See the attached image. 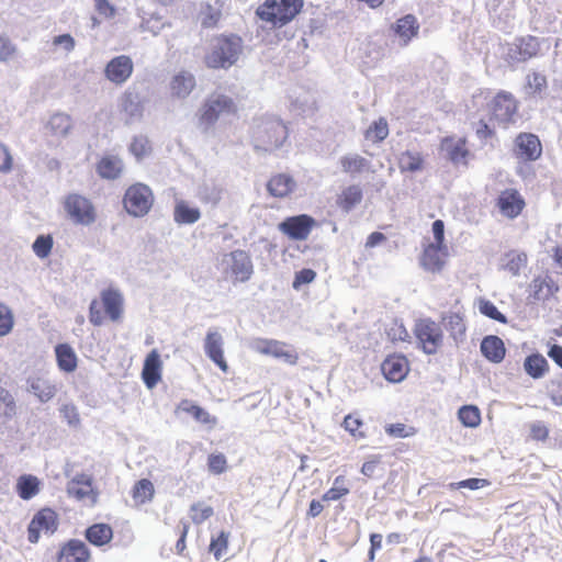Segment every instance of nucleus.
Returning <instances> with one entry per match:
<instances>
[{"label": "nucleus", "mask_w": 562, "mask_h": 562, "mask_svg": "<svg viewBox=\"0 0 562 562\" xmlns=\"http://www.w3.org/2000/svg\"><path fill=\"white\" fill-rule=\"evenodd\" d=\"M241 50L240 36L222 34L212 40L210 49L204 56V63L212 69H227L238 60Z\"/></svg>", "instance_id": "1"}, {"label": "nucleus", "mask_w": 562, "mask_h": 562, "mask_svg": "<svg viewBox=\"0 0 562 562\" xmlns=\"http://www.w3.org/2000/svg\"><path fill=\"white\" fill-rule=\"evenodd\" d=\"M488 89L480 90L473 98H481L486 101L490 121L507 127L514 124L519 110V101L516 97L506 90H499L492 98Z\"/></svg>", "instance_id": "2"}, {"label": "nucleus", "mask_w": 562, "mask_h": 562, "mask_svg": "<svg viewBox=\"0 0 562 562\" xmlns=\"http://www.w3.org/2000/svg\"><path fill=\"white\" fill-rule=\"evenodd\" d=\"M304 0H265L257 10V16L272 27H283L303 10Z\"/></svg>", "instance_id": "3"}, {"label": "nucleus", "mask_w": 562, "mask_h": 562, "mask_svg": "<svg viewBox=\"0 0 562 562\" xmlns=\"http://www.w3.org/2000/svg\"><path fill=\"white\" fill-rule=\"evenodd\" d=\"M124 311V299L116 289L109 288L100 293V301L93 299L89 306V321L93 326H101L105 317L119 322Z\"/></svg>", "instance_id": "4"}, {"label": "nucleus", "mask_w": 562, "mask_h": 562, "mask_svg": "<svg viewBox=\"0 0 562 562\" xmlns=\"http://www.w3.org/2000/svg\"><path fill=\"white\" fill-rule=\"evenodd\" d=\"M255 149L272 151L281 147L288 138L286 125L278 119L268 117L257 122L251 134Z\"/></svg>", "instance_id": "5"}, {"label": "nucleus", "mask_w": 562, "mask_h": 562, "mask_svg": "<svg viewBox=\"0 0 562 562\" xmlns=\"http://www.w3.org/2000/svg\"><path fill=\"white\" fill-rule=\"evenodd\" d=\"M237 105L235 101L222 93L211 94L201 105L199 112V123L209 128L213 126L223 115H235Z\"/></svg>", "instance_id": "6"}, {"label": "nucleus", "mask_w": 562, "mask_h": 562, "mask_svg": "<svg viewBox=\"0 0 562 562\" xmlns=\"http://www.w3.org/2000/svg\"><path fill=\"white\" fill-rule=\"evenodd\" d=\"M154 204L151 189L142 182L131 184L123 195L125 211L134 217H143L149 213Z\"/></svg>", "instance_id": "7"}, {"label": "nucleus", "mask_w": 562, "mask_h": 562, "mask_svg": "<svg viewBox=\"0 0 562 562\" xmlns=\"http://www.w3.org/2000/svg\"><path fill=\"white\" fill-rule=\"evenodd\" d=\"M414 335L418 346L427 355H435L442 346L443 333L438 323L431 318H422L415 323Z\"/></svg>", "instance_id": "8"}, {"label": "nucleus", "mask_w": 562, "mask_h": 562, "mask_svg": "<svg viewBox=\"0 0 562 562\" xmlns=\"http://www.w3.org/2000/svg\"><path fill=\"white\" fill-rule=\"evenodd\" d=\"M64 209L68 217L76 224L91 225L97 218L93 203L78 193H70L64 200Z\"/></svg>", "instance_id": "9"}, {"label": "nucleus", "mask_w": 562, "mask_h": 562, "mask_svg": "<svg viewBox=\"0 0 562 562\" xmlns=\"http://www.w3.org/2000/svg\"><path fill=\"white\" fill-rule=\"evenodd\" d=\"M252 348L260 355L281 359L290 366L297 364L300 359L297 351L291 345L277 339L256 338Z\"/></svg>", "instance_id": "10"}, {"label": "nucleus", "mask_w": 562, "mask_h": 562, "mask_svg": "<svg viewBox=\"0 0 562 562\" xmlns=\"http://www.w3.org/2000/svg\"><path fill=\"white\" fill-rule=\"evenodd\" d=\"M58 515L49 508L44 507L36 512L27 526V540L31 543H37L41 533L52 535L58 528Z\"/></svg>", "instance_id": "11"}, {"label": "nucleus", "mask_w": 562, "mask_h": 562, "mask_svg": "<svg viewBox=\"0 0 562 562\" xmlns=\"http://www.w3.org/2000/svg\"><path fill=\"white\" fill-rule=\"evenodd\" d=\"M316 226L314 217L300 214L284 218L279 225V231L292 240H305Z\"/></svg>", "instance_id": "12"}, {"label": "nucleus", "mask_w": 562, "mask_h": 562, "mask_svg": "<svg viewBox=\"0 0 562 562\" xmlns=\"http://www.w3.org/2000/svg\"><path fill=\"white\" fill-rule=\"evenodd\" d=\"M495 206L504 217L514 220L524 212L526 201L517 189L508 188L499 192Z\"/></svg>", "instance_id": "13"}, {"label": "nucleus", "mask_w": 562, "mask_h": 562, "mask_svg": "<svg viewBox=\"0 0 562 562\" xmlns=\"http://www.w3.org/2000/svg\"><path fill=\"white\" fill-rule=\"evenodd\" d=\"M227 268L225 273L231 276L234 282H246L250 279L254 267L250 256L245 250H234L227 255Z\"/></svg>", "instance_id": "14"}, {"label": "nucleus", "mask_w": 562, "mask_h": 562, "mask_svg": "<svg viewBox=\"0 0 562 562\" xmlns=\"http://www.w3.org/2000/svg\"><path fill=\"white\" fill-rule=\"evenodd\" d=\"M68 495L79 502L94 505L98 499V491L92 485V477L87 474L76 475L67 487Z\"/></svg>", "instance_id": "15"}, {"label": "nucleus", "mask_w": 562, "mask_h": 562, "mask_svg": "<svg viewBox=\"0 0 562 562\" xmlns=\"http://www.w3.org/2000/svg\"><path fill=\"white\" fill-rule=\"evenodd\" d=\"M448 255L447 245L429 243L424 247L419 262L425 270L437 273L443 269Z\"/></svg>", "instance_id": "16"}, {"label": "nucleus", "mask_w": 562, "mask_h": 562, "mask_svg": "<svg viewBox=\"0 0 562 562\" xmlns=\"http://www.w3.org/2000/svg\"><path fill=\"white\" fill-rule=\"evenodd\" d=\"M559 291V285L549 276H538L528 285V301L530 303L544 302Z\"/></svg>", "instance_id": "17"}, {"label": "nucleus", "mask_w": 562, "mask_h": 562, "mask_svg": "<svg viewBox=\"0 0 562 562\" xmlns=\"http://www.w3.org/2000/svg\"><path fill=\"white\" fill-rule=\"evenodd\" d=\"M134 70V64L130 56L121 55L112 58L105 66L104 75L115 85H122L128 80Z\"/></svg>", "instance_id": "18"}, {"label": "nucleus", "mask_w": 562, "mask_h": 562, "mask_svg": "<svg viewBox=\"0 0 562 562\" xmlns=\"http://www.w3.org/2000/svg\"><path fill=\"white\" fill-rule=\"evenodd\" d=\"M540 42L536 36L527 35L518 37L508 48L507 56L513 61H526L538 55Z\"/></svg>", "instance_id": "19"}, {"label": "nucleus", "mask_w": 562, "mask_h": 562, "mask_svg": "<svg viewBox=\"0 0 562 562\" xmlns=\"http://www.w3.org/2000/svg\"><path fill=\"white\" fill-rule=\"evenodd\" d=\"M175 414H187L190 415L194 422L205 426L209 429H213L217 425V417L212 415L202 406L195 404L193 401L184 398L181 400L175 408Z\"/></svg>", "instance_id": "20"}, {"label": "nucleus", "mask_w": 562, "mask_h": 562, "mask_svg": "<svg viewBox=\"0 0 562 562\" xmlns=\"http://www.w3.org/2000/svg\"><path fill=\"white\" fill-rule=\"evenodd\" d=\"M516 155L524 160H537L542 153V146L537 135L520 133L515 138Z\"/></svg>", "instance_id": "21"}, {"label": "nucleus", "mask_w": 562, "mask_h": 562, "mask_svg": "<svg viewBox=\"0 0 562 562\" xmlns=\"http://www.w3.org/2000/svg\"><path fill=\"white\" fill-rule=\"evenodd\" d=\"M381 369L386 380L401 382L409 371V363L406 357L394 353L385 358L381 364Z\"/></svg>", "instance_id": "22"}, {"label": "nucleus", "mask_w": 562, "mask_h": 562, "mask_svg": "<svg viewBox=\"0 0 562 562\" xmlns=\"http://www.w3.org/2000/svg\"><path fill=\"white\" fill-rule=\"evenodd\" d=\"M204 351L206 356L223 371L227 372L228 364L224 357L223 338L218 331H207L204 339Z\"/></svg>", "instance_id": "23"}, {"label": "nucleus", "mask_w": 562, "mask_h": 562, "mask_svg": "<svg viewBox=\"0 0 562 562\" xmlns=\"http://www.w3.org/2000/svg\"><path fill=\"white\" fill-rule=\"evenodd\" d=\"M90 551L88 547L78 539H70L60 547L57 562H88Z\"/></svg>", "instance_id": "24"}, {"label": "nucleus", "mask_w": 562, "mask_h": 562, "mask_svg": "<svg viewBox=\"0 0 562 562\" xmlns=\"http://www.w3.org/2000/svg\"><path fill=\"white\" fill-rule=\"evenodd\" d=\"M419 22L414 14H406L392 25L394 34L401 40L402 46H407L413 38L418 36Z\"/></svg>", "instance_id": "25"}, {"label": "nucleus", "mask_w": 562, "mask_h": 562, "mask_svg": "<svg viewBox=\"0 0 562 562\" xmlns=\"http://www.w3.org/2000/svg\"><path fill=\"white\" fill-rule=\"evenodd\" d=\"M194 76L189 71H180L169 82V93L172 99L183 100L195 89Z\"/></svg>", "instance_id": "26"}, {"label": "nucleus", "mask_w": 562, "mask_h": 562, "mask_svg": "<svg viewBox=\"0 0 562 562\" xmlns=\"http://www.w3.org/2000/svg\"><path fill=\"white\" fill-rule=\"evenodd\" d=\"M95 171L102 179L116 180L124 171V162L117 155H104L97 162Z\"/></svg>", "instance_id": "27"}, {"label": "nucleus", "mask_w": 562, "mask_h": 562, "mask_svg": "<svg viewBox=\"0 0 562 562\" xmlns=\"http://www.w3.org/2000/svg\"><path fill=\"white\" fill-rule=\"evenodd\" d=\"M441 146L447 151L449 159L453 164H462L463 166H468L470 150L468 148V142L465 137L458 139H454L453 137H446L442 139Z\"/></svg>", "instance_id": "28"}, {"label": "nucleus", "mask_w": 562, "mask_h": 562, "mask_svg": "<svg viewBox=\"0 0 562 562\" xmlns=\"http://www.w3.org/2000/svg\"><path fill=\"white\" fill-rule=\"evenodd\" d=\"M162 363L157 349H153L145 358L142 378L148 387L155 386L161 379Z\"/></svg>", "instance_id": "29"}, {"label": "nucleus", "mask_w": 562, "mask_h": 562, "mask_svg": "<svg viewBox=\"0 0 562 562\" xmlns=\"http://www.w3.org/2000/svg\"><path fill=\"white\" fill-rule=\"evenodd\" d=\"M482 355L493 363H499L506 356L504 341L494 335L486 336L482 339L480 346Z\"/></svg>", "instance_id": "30"}, {"label": "nucleus", "mask_w": 562, "mask_h": 562, "mask_svg": "<svg viewBox=\"0 0 562 562\" xmlns=\"http://www.w3.org/2000/svg\"><path fill=\"white\" fill-rule=\"evenodd\" d=\"M363 192L359 184L345 187L336 198V205L348 213L362 202Z\"/></svg>", "instance_id": "31"}, {"label": "nucleus", "mask_w": 562, "mask_h": 562, "mask_svg": "<svg viewBox=\"0 0 562 562\" xmlns=\"http://www.w3.org/2000/svg\"><path fill=\"white\" fill-rule=\"evenodd\" d=\"M85 538L94 547H104L112 541L113 529L109 524H93L86 529Z\"/></svg>", "instance_id": "32"}, {"label": "nucleus", "mask_w": 562, "mask_h": 562, "mask_svg": "<svg viewBox=\"0 0 562 562\" xmlns=\"http://www.w3.org/2000/svg\"><path fill=\"white\" fill-rule=\"evenodd\" d=\"M397 166L402 173L419 172L425 168V158L420 151L407 149L398 155Z\"/></svg>", "instance_id": "33"}, {"label": "nucleus", "mask_w": 562, "mask_h": 562, "mask_svg": "<svg viewBox=\"0 0 562 562\" xmlns=\"http://www.w3.org/2000/svg\"><path fill=\"white\" fill-rule=\"evenodd\" d=\"M341 171L349 176H358L370 170V161L359 154H348L339 159Z\"/></svg>", "instance_id": "34"}, {"label": "nucleus", "mask_w": 562, "mask_h": 562, "mask_svg": "<svg viewBox=\"0 0 562 562\" xmlns=\"http://www.w3.org/2000/svg\"><path fill=\"white\" fill-rule=\"evenodd\" d=\"M120 111L126 124L142 116L143 106L138 97L132 92H125L120 100Z\"/></svg>", "instance_id": "35"}, {"label": "nucleus", "mask_w": 562, "mask_h": 562, "mask_svg": "<svg viewBox=\"0 0 562 562\" xmlns=\"http://www.w3.org/2000/svg\"><path fill=\"white\" fill-rule=\"evenodd\" d=\"M295 182L293 178L285 173L272 176L267 182L268 192L274 198H285L294 189Z\"/></svg>", "instance_id": "36"}, {"label": "nucleus", "mask_w": 562, "mask_h": 562, "mask_svg": "<svg viewBox=\"0 0 562 562\" xmlns=\"http://www.w3.org/2000/svg\"><path fill=\"white\" fill-rule=\"evenodd\" d=\"M15 491L20 498L29 501L40 493L41 481L35 475L23 474L16 480Z\"/></svg>", "instance_id": "37"}, {"label": "nucleus", "mask_w": 562, "mask_h": 562, "mask_svg": "<svg viewBox=\"0 0 562 562\" xmlns=\"http://www.w3.org/2000/svg\"><path fill=\"white\" fill-rule=\"evenodd\" d=\"M55 355L58 368L70 373L77 369L78 358L74 349L68 344H59L55 347Z\"/></svg>", "instance_id": "38"}, {"label": "nucleus", "mask_w": 562, "mask_h": 562, "mask_svg": "<svg viewBox=\"0 0 562 562\" xmlns=\"http://www.w3.org/2000/svg\"><path fill=\"white\" fill-rule=\"evenodd\" d=\"M201 217V212L198 207L191 206L187 201L180 200L176 202L173 209V220L176 223L193 224Z\"/></svg>", "instance_id": "39"}, {"label": "nucleus", "mask_w": 562, "mask_h": 562, "mask_svg": "<svg viewBox=\"0 0 562 562\" xmlns=\"http://www.w3.org/2000/svg\"><path fill=\"white\" fill-rule=\"evenodd\" d=\"M131 495L136 506L144 505L153 501L155 487L148 479L138 480L132 487Z\"/></svg>", "instance_id": "40"}, {"label": "nucleus", "mask_w": 562, "mask_h": 562, "mask_svg": "<svg viewBox=\"0 0 562 562\" xmlns=\"http://www.w3.org/2000/svg\"><path fill=\"white\" fill-rule=\"evenodd\" d=\"M341 426L355 440H362L368 437L366 424L358 413L346 415Z\"/></svg>", "instance_id": "41"}, {"label": "nucleus", "mask_w": 562, "mask_h": 562, "mask_svg": "<svg viewBox=\"0 0 562 562\" xmlns=\"http://www.w3.org/2000/svg\"><path fill=\"white\" fill-rule=\"evenodd\" d=\"M442 322L454 339H462L465 335L467 326L464 316L460 312H450L442 316Z\"/></svg>", "instance_id": "42"}, {"label": "nucleus", "mask_w": 562, "mask_h": 562, "mask_svg": "<svg viewBox=\"0 0 562 562\" xmlns=\"http://www.w3.org/2000/svg\"><path fill=\"white\" fill-rule=\"evenodd\" d=\"M524 368L528 375L540 379L549 370V364L542 355L532 353L525 359Z\"/></svg>", "instance_id": "43"}, {"label": "nucleus", "mask_w": 562, "mask_h": 562, "mask_svg": "<svg viewBox=\"0 0 562 562\" xmlns=\"http://www.w3.org/2000/svg\"><path fill=\"white\" fill-rule=\"evenodd\" d=\"M548 88L547 77L538 71H532L526 77L525 90L531 97H541Z\"/></svg>", "instance_id": "44"}, {"label": "nucleus", "mask_w": 562, "mask_h": 562, "mask_svg": "<svg viewBox=\"0 0 562 562\" xmlns=\"http://www.w3.org/2000/svg\"><path fill=\"white\" fill-rule=\"evenodd\" d=\"M389 124L385 117L373 121L364 132V138L373 144L383 142L389 136Z\"/></svg>", "instance_id": "45"}, {"label": "nucleus", "mask_w": 562, "mask_h": 562, "mask_svg": "<svg viewBox=\"0 0 562 562\" xmlns=\"http://www.w3.org/2000/svg\"><path fill=\"white\" fill-rule=\"evenodd\" d=\"M31 390L41 402L52 400L56 394V387L47 379L37 376L31 381Z\"/></svg>", "instance_id": "46"}, {"label": "nucleus", "mask_w": 562, "mask_h": 562, "mask_svg": "<svg viewBox=\"0 0 562 562\" xmlns=\"http://www.w3.org/2000/svg\"><path fill=\"white\" fill-rule=\"evenodd\" d=\"M47 126L52 134L65 136L72 128V120L68 114L56 113L50 116Z\"/></svg>", "instance_id": "47"}, {"label": "nucleus", "mask_w": 562, "mask_h": 562, "mask_svg": "<svg viewBox=\"0 0 562 562\" xmlns=\"http://www.w3.org/2000/svg\"><path fill=\"white\" fill-rule=\"evenodd\" d=\"M349 492L346 477L338 475L335 477L333 486L323 494L322 499L325 502L338 501L348 495Z\"/></svg>", "instance_id": "48"}, {"label": "nucleus", "mask_w": 562, "mask_h": 562, "mask_svg": "<svg viewBox=\"0 0 562 562\" xmlns=\"http://www.w3.org/2000/svg\"><path fill=\"white\" fill-rule=\"evenodd\" d=\"M458 418L464 427L475 428L481 424V412L475 405H464L459 408Z\"/></svg>", "instance_id": "49"}, {"label": "nucleus", "mask_w": 562, "mask_h": 562, "mask_svg": "<svg viewBox=\"0 0 562 562\" xmlns=\"http://www.w3.org/2000/svg\"><path fill=\"white\" fill-rule=\"evenodd\" d=\"M229 544V532L222 530L211 538L209 551L216 560H220L227 551Z\"/></svg>", "instance_id": "50"}, {"label": "nucleus", "mask_w": 562, "mask_h": 562, "mask_svg": "<svg viewBox=\"0 0 562 562\" xmlns=\"http://www.w3.org/2000/svg\"><path fill=\"white\" fill-rule=\"evenodd\" d=\"M128 149L137 160H142L151 153V145L146 136L139 135L132 139Z\"/></svg>", "instance_id": "51"}, {"label": "nucleus", "mask_w": 562, "mask_h": 562, "mask_svg": "<svg viewBox=\"0 0 562 562\" xmlns=\"http://www.w3.org/2000/svg\"><path fill=\"white\" fill-rule=\"evenodd\" d=\"M213 514V507L205 504L204 502L195 503L190 507V518L196 525L204 522L210 517H212Z\"/></svg>", "instance_id": "52"}, {"label": "nucleus", "mask_w": 562, "mask_h": 562, "mask_svg": "<svg viewBox=\"0 0 562 562\" xmlns=\"http://www.w3.org/2000/svg\"><path fill=\"white\" fill-rule=\"evenodd\" d=\"M14 326V316L9 306L0 303V337L11 333Z\"/></svg>", "instance_id": "53"}, {"label": "nucleus", "mask_w": 562, "mask_h": 562, "mask_svg": "<svg viewBox=\"0 0 562 562\" xmlns=\"http://www.w3.org/2000/svg\"><path fill=\"white\" fill-rule=\"evenodd\" d=\"M53 244L50 235H40L33 244V251L37 257L46 258L52 251Z\"/></svg>", "instance_id": "54"}, {"label": "nucleus", "mask_w": 562, "mask_h": 562, "mask_svg": "<svg viewBox=\"0 0 562 562\" xmlns=\"http://www.w3.org/2000/svg\"><path fill=\"white\" fill-rule=\"evenodd\" d=\"M505 269L513 276H518L524 267L527 265V255L525 252H515L508 256Z\"/></svg>", "instance_id": "55"}, {"label": "nucleus", "mask_w": 562, "mask_h": 562, "mask_svg": "<svg viewBox=\"0 0 562 562\" xmlns=\"http://www.w3.org/2000/svg\"><path fill=\"white\" fill-rule=\"evenodd\" d=\"M480 312L485 315L486 317H490L494 321H497L502 324L507 323L506 316L498 311V308L495 306L494 303L487 300H483L480 302Z\"/></svg>", "instance_id": "56"}, {"label": "nucleus", "mask_w": 562, "mask_h": 562, "mask_svg": "<svg viewBox=\"0 0 562 562\" xmlns=\"http://www.w3.org/2000/svg\"><path fill=\"white\" fill-rule=\"evenodd\" d=\"M207 467L210 472L222 474L227 469V460L223 453H212L207 458Z\"/></svg>", "instance_id": "57"}, {"label": "nucleus", "mask_w": 562, "mask_h": 562, "mask_svg": "<svg viewBox=\"0 0 562 562\" xmlns=\"http://www.w3.org/2000/svg\"><path fill=\"white\" fill-rule=\"evenodd\" d=\"M385 432L391 437L406 438L415 435L416 430L413 427H407L405 424L396 423L386 425Z\"/></svg>", "instance_id": "58"}, {"label": "nucleus", "mask_w": 562, "mask_h": 562, "mask_svg": "<svg viewBox=\"0 0 562 562\" xmlns=\"http://www.w3.org/2000/svg\"><path fill=\"white\" fill-rule=\"evenodd\" d=\"M529 438L533 441H546L549 438V428L542 422L529 425Z\"/></svg>", "instance_id": "59"}, {"label": "nucleus", "mask_w": 562, "mask_h": 562, "mask_svg": "<svg viewBox=\"0 0 562 562\" xmlns=\"http://www.w3.org/2000/svg\"><path fill=\"white\" fill-rule=\"evenodd\" d=\"M220 18L221 12L207 5L206 9L201 12V25L203 27H213L217 24Z\"/></svg>", "instance_id": "60"}, {"label": "nucleus", "mask_w": 562, "mask_h": 562, "mask_svg": "<svg viewBox=\"0 0 562 562\" xmlns=\"http://www.w3.org/2000/svg\"><path fill=\"white\" fill-rule=\"evenodd\" d=\"M316 278V272L312 269H302L295 273L293 280V288L299 290L303 284H308L313 282Z\"/></svg>", "instance_id": "61"}, {"label": "nucleus", "mask_w": 562, "mask_h": 562, "mask_svg": "<svg viewBox=\"0 0 562 562\" xmlns=\"http://www.w3.org/2000/svg\"><path fill=\"white\" fill-rule=\"evenodd\" d=\"M52 44L54 47H61L66 53L74 50L76 42L70 34L57 35L53 38Z\"/></svg>", "instance_id": "62"}, {"label": "nucleus", "mask_w": 562, "mask_h": 562, "mask_svg": "<svg viewBox=\"0 0 562 562\" xmlns=\"http://www.w3.org/2000/svg\"><path fill=\"white\" fill-rule=\"evenodd\" d=\"M474 132L480 139H488L495 136V130L483 119L474 124Z\"/></svg>", "instance_id": "63"}, {"label": "nucleus", "mask_w": 562, "mask_h": 562, "mask_svg": "<svg viewBox=\"0 0 562 562\" xmlns=\"http://www.w3.org/2000/svg\"><path fill=\"white\" fill-rule=\"evenodd\" d=\"M61 416L71 426H77L80 422L79 413L74 404H65L60 407Z\"/></svg>", "instance_id": "64"}]
</instances>
